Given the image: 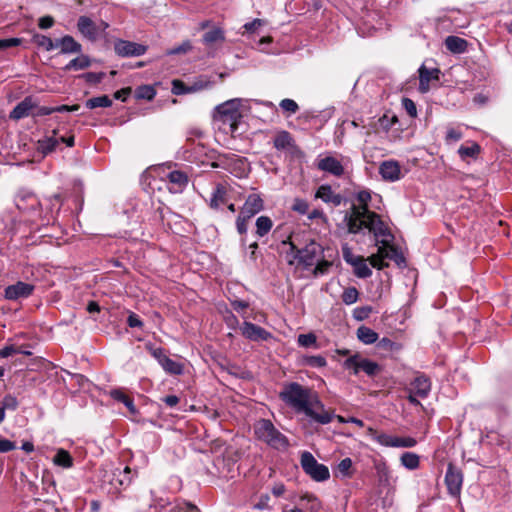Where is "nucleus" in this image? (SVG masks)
Listing matches in <instances>:
<instances>
[{"label": "nucleus", "mask_w": 512, "mask_h": 512, "mask_svg": "<svg viewBox=\"0 0 512 512\" xmlns=\"http://www.w3.org/2000/svg\"><path fill=\"white\" fill-rule=\"evenodd\" d=\"M279 397L296 412L304 413L318 424H329L333 420V414L325 409L324 404L309 387L297 382L286 383L283 385Z\"/></svg>", "instance_id": "obj_1"}, {"label": "nucleus", "mask_w": 512, "mask_h": 512, "mask_svg": "<svg viewBox=\"0 0 512 512\" xmlns=\"http://www.w3.org/2000/svg\"><path fill=\"white\" fill-rule=\"evenodd\" d=\"M356 198L359 205L353 204L343 218V224L348 233L357 234L363 228H367L369 232L373 233L377 241L380 236H386L388 228L377 213L369 210L368 203L371 200V192L361 190L357 193Z\"/></svg>", "instance_id": "obj_2"}, {"label": "nucleus", "mask_w": 512, "mask_h": 512, "mask_svg": "<svg viewBox=\"0 0 512 512\" xmlns=\"http://www.w3.org/2000/svg\"><path fill=\"white\" fill-rule=\"evenodd\" d=\"M290 250L291 259L288 260L289 264H293L295 260H298V263L304 267L316 265V270H319L321 273L324 272L320 264L324 257L323 248L319 243L311 240L304 248L298 249L294 243L290 242Z\"/></svg>", "instance_id": "obj_3"}, {"label": "nucleus", "mask_w": 512, "mask_h": 512, "mask_svg": "<svg viewBox=\"0 0 512 512\" xmlns=\"http://www.w3.org/2000/svg\"><path fill=\"white\" fill-rule=\"evenodd\" d=\"M243 102L244 100L241 98H234L215 107L214 119L223 124H228L232 135L237 133L239 123L243 117L241 112Z\"/></svg>", "instance_id": "obj_4"}, {"label": "nucleus", "mask_w": 512, "mask_h": 512, "mask_svg": "<svg viewBox=\"0 0 512 512\" xmlns=\"http://www.w3.org/2000/svg\"><path fill=\"white\" fill-rule=\"evenodd\" d=\"M256 437L276 450H286L289 447L287 437L282 434L268 419H261L254 425Z\"/></svg>", "instance_id": "obj_5"}, {"label": "nucleus", "mask_w": 512, "mask_h": 512, "mask_svg": "<svg viewBox=\"0 0 512 512\" xmlns=\"http://www.w3.org/2000/svg\"><path fill=\"white\" fill-rule=\"evenodd\" d=\"M300 463L303 471L316 482L329 479L330 472L326 465L319 463L312 453L304 451L301 454Z\"/></svg>", "instance_id": "obj_6"}, {"label": "nucleus", "mask_w": 512, "mask_h": 512, "mask_svg": "<svg viewBox=\"0 0 512 512\" xmlns=\"http://www.w3.org/2000/svg\"><path fill=\"white\" fill-rule=\"evenodd\" d=\"M346 370H352L355 375L363 371L366 375L373 377L381 371L378 363L371 361L360 354H354L343 362Z\"/></svg>", "instance_id": "obj_7"}, {"label": "nucleus", "mask_w": 512, "mask_h": 512, "mask_svg": "<svg viewBox=\"0 0 512 512\" xmlns=\"http://www.w3.org/2000/svg\"><path fill=\"white\" fill-rule=\"evenodd\" d=\"M387 236H390L389 232L386 236H380L382 238L381 242L383 243V246L378 247L377 253L374 255H371V257H370L371 265L374 268H377L379 270L383 269L384 267H386L388 265L387 263L384 262L385 259H393V260L397 261L398 257L402 258L393 246L385 245L387 242V240H386Z\"/></svg>", "instance_id": "obj_8"}, {"label": "nucleus", "mask_w": 512, "mask_h": 512, "mask_svg": "<svg viewBox=\"0 0 512 512\" xmlns=\"http://www.w3.org/2000/svg\"><path fill=\"white\" fill-rule=\"evenodd\" d=\"M445 484L447 486L448 493L451 496L457 497L460 495L463 484V474L461 470L452 463L448 464L445 475Z\"/></svg>", "instance_id": "obj_9"}, {"label": "nucleus", "mask_w": 512, "mask_h": 512, "mask_svg": "<svg viewBox=\"0 0 512 512\" xmlns=\"http://www.w3.org/2000/svg\"><path fill=\"white\" fill-rule=\"evenodd\" d=\"M149 350L165 372L173 375H180L183 372L182 364L168 357L163 348H149Z\"/></svg>", "instance_id": "obj_10"}, {"label": "nucleus", "mask_w": 512, "mask_h": 512, "mask_svg": "<svg viewBox=\"0 0 512 512\" xmlns=\"http://www.w3.org/2000/svg\"><path fill=\"white\" fill-rule=\"evenodd\" d=\"M114 50L121 57H137L144 55L147 46L126 40H117L114 44Z\"/></svg>", "instance_id": "obj_11"}, {"label": "nucleus", "mask_w": 512, "mask_h": 512, "mask_svg": "<svg viewBox=\"0 0 512 512\" xmlns=\"http://www.w3.org/2000/svg\"><path fill=\"white\" fill-rule=\"evenodd\" d=\"M240 330L242 335L250 341H267L272 338L269 331L248 321L243 322Z\"/></svg>", "instance_id": "obj_12"}, {"label": "nucleus", "mask_w": 512, "mask_h": 512, "mask_svg": "<svg viewBox=\"0 0 512 512\" xmlns=\"http://www.w3.org/2000/svg\"><path fill=\"white\" fill-rule=\"evenodd\" d=\"M375 440L383 446L386 447H403V448H412L417 444L416 439L413 437H398L392 436L386 433L378 434L375 437Z\"/></svg>", "instance_id": "obj_13"}, {"label": "nucleus", "mask_w": 512, "mask_h": 512, "mask_svg": "<svg viewBox=\"0 0 512 512\" xmlns=\"http://www.w3.org/2000/svg\"><path fill=\"white\" fill-rule=\"evenodd\" d=\"M34 291V285L18 281L13 285L5 288L4 296L8 300H18L29 297Z\"/></svg>", "instance_id": "obj_14"}, {"label": "nucleus", "mask_w": 512, "mask_h": 512, "mask_svg": "<svg viewBox=\"0 0 512 512\" xmlns=\"http://www.w3.org/2000/svg\"><path fill=\"white\" fill-rule=\"evenodd\" d=\"M35 108H37V101L32 96H27L13 108L9 117L13 120H20L32 116Z\"/></svg>", "instance_id": "obj_15"}, {"label": "nucleus", "mask_w": 512, "mask_h": 512, "mask_svg": "<svg viewBox=\"0 0 512 512\" xmlns=\"http://www.w3.org/2000/svg\"><path fill=\"white\" fill-rule=\"evenodd\" d=\"M316 166L319 170L338 178L342 177L345 172L342 163L333 156H326L318 159Z\"/></svg>", "instance_id": "obj_16"}, {"label": "nucleus", "mask_w": 512, "mask_h": 512, "mask_svg": "<svg viewBox=\"0 0 512 512\" xmlns=\"http://www.w3.org/2000/svg\"><path fill=\"white\" fill-rule=\"evenodd\" d=\"M58 129H53L51 135H46L36 142V150L42 156H47L54 152L60 144L58 138Z\"/></svg>", "instance_id": "obj_17"}, {"label": "nucleus", "mask_w": 512, "mask_h": 512, "mask_svg": "<svg viewBox=\"0 0 512 512\" xmlns=\"http://www.w3.org/2000/svg\"><path fill=\"white\" fill-rule=\"evenodd\" d=\"M264 209V201L259 194H250L245 200L240 213L246 218H252Z\"/></svg>", "instance_id": "obj_18"}, {"label": "nucleus", "mask_w": 512, "mask_h": 512, "mask_svg": "<svg viewBox=\"0 0 512 512\" xmlns=\"http://www.w3.org/2000/svg\"><path fill=\"white\" fill-rule=\"evenodd\" d=\"M379 174L385 181L395 182L401 179V167L395 160L383 161L379 166Z\"/></svg>", "instance_id": "obj_19"}, {"label": "nucleus", "mask_w": 512, "mask_h": 512, "mask_svg": "<svg viewBox=\"0 0 512 512\" xmlns=\"http://www.w3.org/2000/svg\"><path fill=\"white\" fill-rule=\"evenodd\" d=\"M77 28L90 41H95L99 37V27L87 16H80L78 18Z\"/></svg>", "instance_id": "obj_20"}, {"label": "nucleus", "mask_w": 512, "mask_h": 512, "mask_svg": "<svg viewBox=\"0 0 512 512\" xmlns=\"http://www.w3.org/2000/svg\"><path fill=\"white\" fill-rule=\"evenodd\" d=\"M419 72V91L426 93L430 88L431 80H439L440 70L438 68H427L422 64L418 70Z\"/></svg>", "instance_id": "obj_21"}, {"label": "nucleus", "mask_w": 512, "mask_h": 512, "mask_svg": "<svg viewBox=\"0 0 512 512\" xmlns=\"http://www.w3.org/2000/svg\"><path fill=\"white\" fill-rule=\"evenodd\" d=\"M131 469L126 466L124 469L116 468L112 472L110 483L118 490L128 487L132 482Z\"/></svg>", "instance_id": "obj_22"}, {"label": "nucleus", "mask_w": 512, "mask_h": 512, "mask_svg": "<svg viewBox=\"0 0 512 512\" xmlns=\"http://www.w3.org/2000/svg\"><path fill=\"white\" fill-rule=\"evenodd\" d=\"M273 145L277 150L295 151L297 145L292 135L285 130L279 131L273 140Z\"/></svg>", "instance_id": "obj_23"}, {"label": "nucleus", "mask_w": 512, "mask_h": 512, "mask_svg": "<svg viewBox=\"0 0 512 512\" xmlns=\"http://www.w3.org/2000/svg\"><path fill=\"white\" fill-rule=\"evenodd\" d=\"M168 189L172 193H180L188 184V177L184 172L171 171L168 175Z\"/></svg>", "instance_id": "obj_24"}, {"label": "nucleus", "mask_w": 512, "mask_h": 512, "mask_svg": "<svg viewBox=\"0 0 512 512\" xmlns=\"http://www.w3.org/2000/svg\"><path fill=\"white\" fill-rule=\"evenodd\" d=\"M315 196L316 198H320L323 202L331 203L334 206H339L343 201L342 195L335 193L330 185H321Z\"/></svg>", "instance_id": "obj_25"}, {"label": "nucleus", "mask_w": 512, "mask_h": 512, "mask_svg": "<svg viewBox=\"0 0 512 512\" xmlns=\"http://www.w3.org/2000/svg\"><path fill=\"white\" fill-rule=\"evenodd\" d=\"M410 389L418 397L426 398L431 390V381L425 375H419L411 383Z\"/></svg>", "instance_id": "obj_26"}, {"label": "nucleus", "mask_w": 512, "mask_h": 512, "mask_svg": "<svg viewBox=\"0 0 512 512\" xmlns=\"http://www.w3.org/2000/svg\"><path fill=\"white\" fill-rule=\"evenodd\" d=\"M344 258L346 262L354 267V273L357 277L367 278L371 276L372 271L362 257H348V255L344 253Z\"/></svg>", "instance_id": "obj_27"}, {"label": "nucleus", "mask_w": 512, "mask_h": 512, "mask_svg": "<svg viewBox=\"0 0 512 512\" xmlns=\"http://www.w3.org/2000/svg\"><path fill=\"white\" fill-rule=\"evenodd\" d=\"M57 48H60L62 54L80 53L82 51L81 44L70 35L57 39Z\"/></svg>", "instance_id": "obj_28"}, {"label": "nucleus", "mask_w": 512, "mask_h": 512, "mask_svg": "<svg viewBox=\"0 0 512 512\" xmlns=\"http://www.w3.org/2000/svg\"><path fill=\"white\" fill-rule=\"evenodd\" d=\"M447 50L454 54H461L467 50L468 43L465 39L458 36H448L445 39Z\"/></svg>", "instance_id": "obj_29"}, {"label": "nucleus", "mask_w": 512, "mask_h": 512, "mask_svg": "<svg viewBox=\"0 0 512 512\" xmlns=\"http://www.w3.org/2000/svg\"><path fill=\"white\" fill-rule=\"evenodd\" d=\"M227 202V189L226 187L219 183L215 186L214 191L212 193L210 199V207L212 209H218L220 205L225 204Z\"/></svg>", "instance_id": "obj_30"}, {"label": "nucleus", "mask_w": 512, "mask_h": 512, "mask_svg": "<svg viewBox=\"0 0 512 512\" xmlns=\"http://www.w3.org/2000/svg\"><path fill=\"white\" fill-rule=\"evenodd\" d=\"M110 395L114 400L123 403L131 414H137L138 411L134 405L133 399L126 395L122 390L114 389L110 392Z\"/></svg>", "instance_id": "obj_31"}, {"label": "nucleus", "mask_w": 512, "mask_h": 512, "mask_svg": "<svg viewBox=\"0 0 512 512\" xmlns=\"http://www.w3.org/2000/svg\"><path fill=\"white\" fill-rule=\"evenodd\" d=\"M256 230L255 234L257 237L262 238L266 236L273 227V221L268 216H260L255 222Z\"/></svg>", "instance_id": "obj_32"}, {"label": "nucleus", "mask_w": 512, "mask_h": 512, "mask_svg": "<svg viewBox=\"0 0 512 512\" xmlns=\"http://www.w3.org/2000/svg\"><path fill=\"white\" fill-rule=\"evenodd\" d=\"M357 337L364 344H373L378 340V334L369 327L361 326L357 329Z\"/></svg>", "instance_id": "obj_33"}, {"label": "nucleus", "mask_w": 512, "mask_h": 512, "mask_svg": "<svg viewBox=\"0 0 512 512\" xmlns=\"http://www.w3.org/2000/svg\"><path fill=\"white\" fill-rule=\"evenodd\" d=\"M91 65V60L87 55H80L74 59H72L65 67L64 70L71 71V70H83Z\"/></svg>", "instance_id": "obj_34"}, {"label": "nucleus", "mask_w": 512, "mask_h": 512, "mask_svg": "<svg viewBox=\"0 0 512 512\" xmlns=\"http://www.w3.org/2000/svg\"><path fill=\"white\" fill-rule=\"evenodd\" d=\"M203 43L212 45L216 42H223L225 40L224 31L219 27H214L203 35Z\"/></svg>", "instance_id": "obj_35"}, {"label": "nucleus", "mask_w": 512, "mask_h": 512, "mask_svg": "<svg viewBox=\"0 0 512 512\" xmlns=\"http://www.w3.org/2000/svg\"><path fill=\"white\" fill-rule=\"evenodd\" d=\"M401 464L409 469L415 470L420 465V458L416 453L413 452H405L400 457Z\"/></svg>", "instance_id": "obj_36"}, {"label": "nucleus", "mask_w": 512, "mask_h": 512, "mask_svg": "<svg viewBox=\"0 0 512 512\" xmlns=\"http://www.w3.org/2000/svg\"><path fill=\"white\" fill-rule=\"evenodd\" d=\"M53 462L63 468H70L73 466V459L71 455L64 449H59L54 456Z\"/></svg>", "instance_id": "obj_37"}, {"label": "nucleus", "mask_w": 512, "mask_h": 512, "mask_svg": "<svg viewBox=\"0 0 512 512\" xmlns=\"http://www.w3.org/2000/svg\"><path fill=\"white\" fill-rule=\"evenodd\" d=\"M112 105V100L107 95H102L99 97L90 98L86 101V107L89 109H95L98 107H110Z\"/></svg>", "instance_id": "obj_38"}, {"label": "nucleus", "mask_w": 512, "mask_h": 512, "mask_svg": "<svg viewBox=\"0 0 512 512\" xmlns=\"http://www.w3.org/2000/svg\"><path fill=\"white\" fill-rule=\"evenodd\" d=\"M302 364L312 368H322L327 365L326 358L321 355L316 356H304Z\"/></svg>", "instance_id": "obj_39"}, {"label": "nucleus", "mask_w": 512, "mask_h": 512, "mask_svg": "<svg viewBox=\"0 0 512 512\" xmlns=\"http://www.w3.org/2000/svg\"><path fill=\"white\" fill-rule=\"evenodd\" d=\"M34 40L38 46L43 47L46 51H51L57 48V39L54 41L46 35H35Z\"/></svg>", "instance_id": "obj_40"}, {"label": "nucleus", "mask_w": 512, "mask_h": 512, "mask_svg": "<svg viewBox=\"0 0 512 512\" xmlns=\"http://www.w3.org/2000/svg\"><path fill=\"white\" fill-rule=\"evenodd\" d=\"M18 405L19 403L17 398L11 394H7L0 402V409H3V412L6 410L15 411L18 408Z\"/></svg>", "instance_id": "obj_41"}, {"label": "nucleus", "mask_w": 512, "mask_h": 512, "mask_svg": "<svg viewBox=\"0 0 512 512\" xmlns=\"http://www.w3.org/2000/svg\"><path fill=\"white\" fill-rule=\"evenodd\" d=\"M480 152V146L476 143H473L470 146H460L458 153L461 156V158L465 159L468 157L474 158L476 157Z\"/></svg>", "instance_id": "obj_42"}, {"label": "nucleus", "mask_w": 512, "mask_h": 512, "mask_svg": "<svg viewBox=\"0 0 512 512\" xmlns=\"http://www.w3.org/2000/svg\"><path fill=\"white\" fill-rule=\"evenodd\" d=\"M136 97L139 99L152 100L155 95V89L150 85H142L136 89Z\"/></svg>", "instance_id": "obj_43"}, {"label": "nucleus", "mask_w": 512, "mask_h": 512, "mask_svg": "<svg viewBox=\"0 0 512 512\" xmlns=\"http://www.w3.org/2000/svg\"><path fill=\"white\" fill-rule=\"evenodd\" d=\"M279 106L284 113H287V116L295 114L299 110L298 104L293 99L289 98L281 100Z\"/></svg>", "instance_id": "obj_44"}, {"label": "nucleus", "mask_w": 512, "mask_h": 512, "mask_svg": "<svg viewBox=\"0 0 512 512\" xmlns=\"http://www.w3.org/2000/svg\"><path fill=\"white\" fill-rule=\"evenodd\" d=\"M359 297V292L355 287H349L344 290L342 294V301L347 304L351 305L354 304Z\"/></svg>", "instance_id": "obj_45"}, {"label": "nucleus", "mask_w": 512, "mask_h": 512, "mask_svg": "<svg viewBox=\"0 0 512 512\" xmlns=\"http://www.w3.org/2000/svg\"><path fill=\"white\" fill-rule=\"evenodd\" d=\"M291 209L294 211V212H297L301 215H305L308 213V210H309V204L306 200L304 199H301V198H296L294 199L293 201V204L291 206Z\"/></svg>", "instance_id": "obj_46"}, {"label": "nucleus", "mask_w": 512, "mask_h": 512, "mask_svg": "<svg viewBox=\"0 0 512 512\" xmlns=\"http://www.w3.org/2000/svg\"><path fill=\"white\" fill-rule=\"evenodd\" d=\"M352 460L350 458H344L342 459L338 466H337V469H338V472L343 476V477H350L351 476V468H352Z\"/></svg>", "instance_id": "obj_47"}, {"label": "nucleus", "mask_w": 512, "mask_h": 512, "mask_svg": "<svg viewBox=\"0 0 512 512\" xmlns=\"http://www.w3.org/2000/svg\"><path fill=\"white\" fill-rule=\"evenodd\" d=\"M170 512H199L196 505L188 502H179L170 510Z\"/></svg>", "instance_id": "obj_48"}, {"label": "nucleus", "mask_w": 512, "mask_h": 512, "mask_svg": "<svg viewBox=\"0 0 512 512\" xmlns=\"http://www.w3.org/2000/svg\"><path fill=\"white\" fill-rule=\"evenodd\" d=\"M316 336L313 333L300 334L298 336V344L302 347H310L316 344Z\"/></svg>", "instance_id": "obj_49"}, {"label": "nucleus", "mask_w": 512, "mask_h": 512, "mask_svg": "<svg viewBox=\"0 0 512 512\" xmlns=\"http://www.w3.org/2000/svg\"><path fill=\"white\" fill-rule=\"evenodd\" d=\"M172 85V92L175 95L186 94L194 91L193 88L186 87V85L180 80H173Z\"/></svg>", "instance_id": "obj_50"}, {"label": "nucleus", "mask_w": 512, "mask_h": 512, "mask_svg": "<svg viewBox=\"0 0 512 512\" xmlns=\"http://www.w3.org/2000/svg\"><path fill=\"white\" fill-rule=\"evenodd\" d=\"M82 77L85 79V81L87 83L98 84L104 79L105 73L104 72H87V73L83 74Z\"/></svg>", "instance_id": "obj_51"}, {"label": "nucleus", "mask_w": 512, "mask_h": 512, "mask_svg": "<svg viewBox=\"0 0 512 512\" xmlns=\"http://www.w3.org/2000/svg\"><path fill=\"white\" fill-rule=\"evenodd\" d=\"M167 505V501L164 499H152L148 509L144 512H160Z\"/></svg>", "instance_id": "obj_52"}, {"label": "nucleus", "mask_w": 512, "mask_h": 512, "mask_svg": "<svg viewBox=\"0 0 512 512\" xmlns=\"http://www.w3.org/2000/svg\"><path fill=\"white\" fill-rule=\"evenodd\" d=\"M192 49V44L190 41L186 40L182 44L172 48L168 51L169 55H177V54H184L187 53Z\"/></svg>", "instance_id": "obj_53"}, {"label": "nucleus", "mask_w": 512, "mask_h": 512, "mask_svg": "<svg viewBox=\"0 0 512 512\" xmlns=\"http://www.w3.org/2000/svg\"><path fill=\"white\" fill-rule=\"evenodd\" d=\"M249 220H250V218H246L241 213L238 215V217L236 219V229L240 235H245L247 233V229H248L247 222Z\"/></svg>", "instance_id": "obj_54"}, {"label": "nucleus", "mask_w": 512, "mask_h": 512, "mask_svg": "<svg viewBox=\"0 0 512 512\" xmlns=\"http://www.w3.org/2000/svg\"><path fill=\"white\" fill-rule=\"evenodd\" d=\"M402 105L410 117L417 116V108L413 100L409 98H403Z\"/></svg>", "instance_id": "obj_55"}, {"label": "nucleus", "mask_w": 512, "mask_h": 512, "mask_svg": "<svg viewBox=\"0 0 512 512\" xmlns=\"http://www.w3.org/2000/svg\"><path fill=\"white\" fill-rule=\"evenodd\" d=\"M377 347L381 350H385V351H393L394 349H396V343L393 342L392 340H390L389 338L387 337H384L382 339H380L378 342H377Z\"/></svg>", "instance_id": "obj_56"}, {"label": "nucleus", "mask_w": 512, "mask_h": 512, "mask_svg": "<svg viewBox=\"0 0 512 512\" xmlns=\"http://www.w3.org/2000/svg\"><path fill=\"white\" fill-rule=\"evenodd\" d=\"M371 312H372V307H370V306L359 307L354 310V317L357 320H363V319L367 318Z\"/></svg>", "instance_id": "obj_57"}, {"label": "nucleus", "mask_w": 512, "mask_h": 512, "mask_svg": "<svg viewBox=\"0 0 512 512\" xmlns=\"http://www.w3.org/2000/svg\"><path fill=\"white\" fill-rule=\"evenodd\" d=\"M263 24H264L263 20H261V19H254L251 22L245 23L243 25V28H244L245 32H247V33H254Z\"/></svg>", "instance_id": "obj_58"}, {"label": "nucleus", "mask_w": 512, "mask_h": 512, "mask_svg": "<svg viewBox=\"0 0 512 512\" xmlns=\"http://www.w3.org/2000/svg\"><path fill=\"white\" fill-rule=\"evenodd\" d=\"M21 39L19 38H8V39H0V50H5L10 47H15L20 45Z\"/></svg>", "instance_id": "obj_59"}, {"label": "nucleus", "mask_w": 512, "mask_h": 512, "mask_svg": "<svg viewBox=\"0 0 512 512\" xmlns=\"http://www.w3.org/2000/svg\"><path fill=\"white\" fill-rule=\"evenodd\" d=\"M15 448L16 445L13 441L0 437V453H7L14 450Z\"/></svg>", "instance_id": "obj_60"}, {"label": "nucleus", "mask_w": 512, "mask_h": 512, "mask_svg": "<svg viewBox=\"0 0 512 512\" xmlns=\"http://www.w3.org/2000/svg\"><path fill=\"white\" fill-rule=\"evenodd\" d=\"M461 138H462L461 131L454 129V128H449L447 130V133H446V141L447 142H457Z\"/></svg>", "instance_id": "obj_61"}, {"label": "nucleus", "mask_w": 512, "mask_h": 512, "mask_svg": "<svg viewBox=\"0 0 512 512\" xmlns=\"http://www.w3.org/2000/svg\"><path fill=\"white\" fill-rule=\"evenodd\" d=\"M127 323L131 328H140L143 326V322L135 313H130V315L127 318Z\"/></svg>", "instance_id": "obj_62"}, {"label": "nucleus", "mask_w": 512, "mask_h": 512, "mask_svg": "<svg viewBox=\"0 0 512 512\" xmlns=\"http://www.w3.org/2000/svg\"><path fill=\"white\" fill-rule=\"evenodd\" d=\"M53 113V107H39L37 105V108L34 109L32 116L33 117H39V116H46Z\"/></svg>", "instance_id": "obj_63"}, {"label": "nucleus", "mask_w": 512, "mask_h": 512, "mask_svg": "<svg viewBox=\"0 0 512 512\" xmlns=\"http://www.w3.org/2000/svg\"><path fill=\"white\" fill-rule=\"evenodd\" d=\"M54 25V18L51 16H43L38 21V26L41 29H48Z\"/></svg>", "instance_id": "obj_64"}]
</instances>
